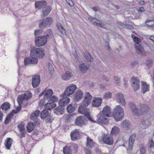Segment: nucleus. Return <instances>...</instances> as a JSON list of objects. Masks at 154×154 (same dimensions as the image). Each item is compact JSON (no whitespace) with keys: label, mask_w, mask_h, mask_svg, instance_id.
<instances>
[{"label":"nucleus","mask_w":154,"mask_h":154,"mask_svg":"<svg viewBox=\"0 0 154 154\" xmlns=\"http://www.w3.org/2000/svg\"><path fill=\"white\" fill-rule=\"evenodd\" d=\"M83 96V91L81 90H78L75 95L74 100L75 102H78L82 99Z\"/></svg>","instance_id":"nucleus-15"},{"label":"nucleus","mask_w":154,"mask_h":154,"mask_svg":"<svg viewBox=\"0 0 154 154\" xmlns=\"http://www.w3.org/2000/svg\"><path fill=\"white\" fill-rule=\"evenodd\" d=\"M124 110L120 106H116L114 109L112 116L116 121L118 122L122 120L124 116Z\"/></svg>","instance_id":"nucleus-3"},{"label":"nucleus","mask_w":154,"mask_h":154,"mask_svg":"<svg viewBox=\"0 0 154 154\" xmlns=\"http://www.w3.org/2000/svg\"><path fill=\"white\" fill-rule=\"evenodd\" d=\"M128 104L131 111L135 116H139L144 114L149 109V107L145 104L141 105L140 108L138 109L135 104L133 103L130 102Z\"/></svg>","instance_id":"nucleus-2"},{"label":"nucleus","mask_w":154,"mask_h":154,"mask_svg":"<svg viewBox=\"0 0 154 154\" xmlns=\"http://www.w3.org/2000/svg\"><path fill=\"white\" fill-rule=\"evenodd\" d=\"M40 117L42 119L44 120L46 122H51V117L47 109L43 110L41 112Z\"/></svg>","instance_id":"nucleus-8"},{"label":"nucleus","mask_w":154,"mask_h":154,"mask_svg":"<svg viewBox=\"0 0 154 154\" xmlns=\"http://www.w3.org/2000/svg\"><path fill=\"white\" fill-rule=\"evenodd\" d=\"M57 27L59 31L63 35H65L66 34V32L65 30L64 29V28L61 25H57Z\"/></svg>","instance_id":"nucleus-44"},{"label":"nucleus","mask_w":154,"mask_h":154,"mask_svg":"<svg viewBox=\"0 0 154 154\" xmlns=\"http://www.w3.org/2000/svg\"><path fill=\"white\" fill-rule=\"evenodd\" d=\"M102 140L104 143L109 145H112L114 142L113 138L106 134L104 135Z\"/></svg>","instance_id":"nucleus-12"},{"label":"nucleus","mask_w":154,"mask_h":154,"mask_svg":"<svg viewBox=\"0 0 154 154\" xmlns=\"http://www.w3.org/2000/svg\"><path fill=\"white\" fill-rule=\"evenodd\" d=\"M47 26H48L44 19L42 20L39 21L38 26L40 28H43Z\"/></svg>","instance_id":"nucleus-37"},{"label":"nucleus","mask_w":154,"mask_h":154,"mask_svg":"<svg viewBox=\"0 0 154 154\" xmlns=\"http://www.w3.org/2000/svg\"><path fill=\"white\" fill-rule=\"evenodd\" d=\"M86 119L85 116H79L77 117L75 119V124L77 125L82 127L85 125Z\"/></svg>","instance_id":"nucleus-10"},{"label":"nucleus","mask_w":154,"mask_h":154,"mask_svg":"<svg viewBox=\"0 0 154 154\" xmlns=\"http://www.w3.org/2000/svg\"><path fill=\"white\" fill-rule=\"evenodd\" d=\"M87 143L86 146L89 148H91L94 145V143L93 141V140L89 137L87 138Z\"/></svg>","instance_id":"nucleus-28"},{"label":"nucleus","mask_w":154,"mask_h":154,"mask_svg":"<svg viewBox=\"0 0 154 154\" xmlns=\"http://www.w3.org/2000/svg\"><path fill=\"white\" fill-rule=\"evenodd\" d=\"M77 88V87L75 85L72 84L66 88L64 93L62 94L60 96L62 97H69L72 95Z\"/></svg>","instance_id":"nucleus-6"},{"label":"nucleus","mask_w":154,"mask_h":154,"mask_svg":"<svg viewBox=\"0 0 154 154\" xmlns=\"http://www.w3.org/2000/svg\"><path fill=\"white\" fill-rule=\"evenodd\" d=\"M48 68L50 73L51 74H53L54 72V69L50 63H49L48 64Z\"/></svg>","instance_id":"nucleus-51"},{"label":"nucleus","mask_w":154,"mask_h":154,"mask_svg":"<svg viewBox=\"0 0 154 154\" xmlns=\"http://www.w3.org/2000/svg\"><path fill=\"white\" fill-rule=\"evenodd\" d=\"M45 100L44 99V98L42 99L40 101V104L41 105H43L45 103Z\"/></svg>","instance_id":"nucleus-63"},{"label":"nucleus","mask_w":154,"mask_h":154,"mask_svg":"<svg viewBox=\"0 0 154 154\" xmlns=\"http://www.w3.org/2000/svg\"><path fill=\"white\" fill-rule=\"evenodd\" d=\"M72 76L73 75L71 72L66 71L65 73L62 74V79L64 80L67 81L69 80Z\"/></svg>","instance_id":"nucleus-23"},{"label":"nucleus","mask_w":154,"mask_h":154,"mask_svg":"<svg viewBox=\"0 0 154 154\" xmlns=\"http://www.w3.org/2000/svg\"><path fill=\"white\" fill-rule=\"evenodd\" d=\"M136 135V134H134L130 137L129 140V147H131L132 146Z\"/></svg>","instance_id":"nucleus-31"},{"label":"nucleus","mask_w":154,"mask_h":154,"mask_svg":"<svg viewBox=\"0 0 154 154\" xmlns=\"http://www.w3.org/2000/svg\"><path fill=\"white\" fill-rule=\"evenodd\" d=\"M70 99L68 97H64L60 100L59 102V105L63 107L68 103L70 101Z\"/></svg>","instance_id":"nucleus-24"},{"label":"nucleus","mask_w":154,"mask_h":154,"mask_svg":"<svg viewBox=\"0 0 154 154\" xmlns=\"http://www.w3.org/2000/svg\"><path fill=\"white\" fill-rule=\"evenodd\" d=\"M85 151L86 154H91V150L87 148H85Z\"/></svg>","instance_id":"nucleus-62"},{"label":"nucleus","mask_w":154,"mask_h":154,"mask_svg":"<svg viewBox=\"0 0 154 154\" xmlns=\"http://www.w3.org/2000/svg\"><path fill=\"white\" fill-rule=\"evenodd\" d=\"M111 113V110L109 107L108 106H106L103 108L101 113L104 116L109 117L111 116H110Z\"/></svg>","instance_id":"nucleus-20"},{"label":"nucleus","mask_w":154,"mask_h":154,"mask_svg":"<svg viewBox=\"0 0 154 154\" xmlns=\"http://www.w3.org/2000/svg\"><path fill=\"white\" fill-rule=\"evenodd\" d=\"M87 118L91 122H92L93 123H95L96 122V121H94L92 118L91 117L90 115H89V113L88 114H87L86 115Z\"/></svg>","instance_id":"nucleus-53"},{"label":"nucleus","mask_w":154,"mask_h":154,"mask_svg":"<svg viewBox=\"0 0 154 154\" xmlns=\"http://www.w3.org/2000/svg\"><path fill=\"white\" fill-rule=\"evenodd\" d=\"M32 96V94L30 92H27L23 94L19 95L17 98V101L18 104L20 107H17V110L19 112L20 110L21 105L23 101L24 100L26 101L28 100Z\"/></svg>","instance_id":"nucleus-5"},{"label":"nucleus","mask_w":154,"mask_h":154,"mask_svg":"<svg viewBox=\"0 0 154 154\" xmlns=\"http://www.w3.org/2000/svg\"><path fill=\"white\" fill-rule=\"evenodd\" d=\"M137 10L138 12L140 13H142L143 12H144L145 11V9L143 7L139 8L138 9H137Z\"/></svg>","instance_id":"nucleus-59"},{"label":"nucleus","mask_w":154,"mask_h":154,"mask_svg":"<svg viewBox=\"0 0 154 154\" xmlns=\"http://www.w3.org/2000/svg\"><path fill=\"white\" fill-rule=\"evenodd\" d=\"M119 129L116 126H114L112 128L111 133L112 134L116 135L119 132Z\"/></svg>","instance_id":"nucleus-42"},{"label":"nucleus","mask_w":154,"mask_h":154,"mask_svg":"<svg viewBox=\"0 0 154 154\" xmlns=\"http://www.w3.org/2000/svg\"><path fill=\"white\" fill-rule=\"evenodd\" d=\"M92 98V97L89 93H86V96L85 97L83 101L82 104L85 105V106H88L90 104Z\"/></svg>","instance_id":"nucleus-14"},{"label":"nucleus","mask_w":154,"mask_h":154,"mask_svg":"<svg viewBox=\"0 0 154 154\" xmlns=\"http://www.w3.org/2000/svg\"><path fill=\"white\" fill-rule=\"evenodd\" d=\"M132 86L135 91L139 89L140 87L139 80L138 78L133 76L132 78Z\"/></svg>","instance_id":"nucleus-11"},{"label":"nucleus","mask_w":154,"mask_h":154,"mask_svg":"<svg viewBox=\"0 0 154 154\" xmlns=\"http://www.w3.org/2000/svg\"><path fill=\"white\" fill-rule=\"evenodd\" d=\"M149 147L150 148L153 147L154 146V142L152 140H151L149 141Z\"/></svg>","instance_id":"nucleus-61"},{"label":"nucleus","mask_w":154,"mask_h":154,"mask_svg":"<svg viewBox=\"0 0 154 154\" xmlns=\"http://www.w3.org/2000/svg\"><path fill=\"white\" fill-rule=\"evenodd\" d=\"M44 51L42 48L32 49L30 51L31 57H28L24 59V65H27L31 64H37L38 62L37 57L42 58L44 56Z\"/></svg>","instance_id":"nucleus-1"},{"label":"nucleus","mask_w":154,"mask_h":154,"mask_svg":"<svg viewBox=\"0 0 154 154\" xmlns=\"http://www.w3.org/2000/svg\"><path fill=\"white\" fill-rule=\"evenodd\" d=\"M106 116L100 113L97 116L96 122L98 123L103 125H106L108 123V120L107 118L106 117Z\"/></svg>","instance_id":"nucleus-9"},{"label":"nucleus","mask_w":154,"mask_h":154,"mask_svg":"<svg viewBox=\"0 0 154 154\" xmlns=\"http://www.w3.org/2000/svg\"><path fill=\"white\" fill-rule=\"evenodd\" d=\"M63 152L64 154H71V149L70 146H66L63 148Z\"/></svg>","instance_id":"nucleus-38"},{"label":"nucleus","mask_w":154,"mask_h":154,"mask_svg":"<svg viewBox=\"0 0 154 154\" xmlns=\"http://www.w3.org/2000/svg\"><path fill=\"white\" fill-rule=\"evenodd\" d=\"M80 133L77 130L75 129L72 131L70 134L71 139L75 140L79 138Z\"/></svg>","instance_id":"nucleus-21"},{"label":"nucleus","mask_w":154,"mask_h":154,"mask_svg":"<svg viewBox=\"0 0 154 154\" xmlns=\"http://www.w3.org/2000/svg\"><path fill=\"white\" fill-rule=\"evenodd\" d=\"M142 85V92L143 94L145 93L146 91H149V85L146 84V82H141Z\"/></svg>","instance_id":"nucleus-29"},{"label":"nucleus","mask_w":154,"mask_h":154,"mask_svg":"<svg viewBox=\"0 0 154 154\" xmlns=\"http://www.w3.org/2000/svg\"><path fill=\"white\" fill-rule=\"evenodd\" d=\"M32 85L33 87L36 88L39 84L40 82V77L39 75H35L32 77Z\"/></svg>","instance_id":"nucleus-13"},{"label":"nucleus","mask_w":154,"mask_h":154,"mask_svg":"<svg viewBox=\"0 0 154 154\" xmlns=\"http://www.w3.org/2000/svg\"><path fill=\"white\" fill-rule=\"evenodd\" d=\"M133 39L135 43V46L136 50L137 53L143 56H145L146 52L144 50L143 47L140 44V39L136 36L133 37Z\"/></svg>","instance_id":"nucleus-4"},{"label":"nucleus","mask_w":154,"mask_h":154,"mask_svg":"<svg viewBox=\"0 0 154 154\" xmlns=\"http://www.w3.org/2000/svg\"><path fill=\"white\" fill-rule=\"evenodd\" d=\"M122 125L123 128L126 130H128L130 128L131 126L130 122L126 120L123 122L122 123Z\"/></svg>","instance_id":"nucleus-34"},{"label":"nucleus","mask_w":154,"mask_h":154,"mask_svg":"<svg viewBox=\"0 0 154 154\" xmlns=\"http://www.w3.org/2000/svg\"><path fill=\"white\" fill-rule=\"evenodd\" d=\"M103 99L99 97H94L92 103V106L94 107H98L100 106Z\"/></svg>","instance_id":"nucleus-16"},{"label":"nucleus","mask_w":154,"mask_h":154,"mask_svg":"<svg viewBox=\"0 0 154 154\" xmlns=\"http://www.w3.org/2000/svg\"><path fill=\"white\" fill-rule=\"evenodd\" d=\"M87 106L81 104L79 107L78 112L83 114H85L86 115L88 114L89 113V109L87 108Z\"/></svg>","instance_id":"nucleus-17"},{"label":"nucleus","mask_w":154,"mask_h":154,"mask_svg":"<svg viewBox=\"0 0 154 154\" xmlns=\"http://www.w3.org/2000/svg\"><path fill=\"white\" fill-rule=\"evenodd\" d=\"M102 79H103V80H105L107 82H108L109 81V79L107 77H106L104 75H103L102 77Z\"/></svg>","instance_id":"nucleus-64"},{"label":"nucleus","mask_w":154,"mask_h":154,"mask_svg":"<svg viewBox=\"0 0 154 154\" xmlns=\"http://www.w3.org/2000/svg\"><path fill=\"white\" fill-rule=\"evenodd\" d=\"M53 94V91L51 89H49L47 91H45L44 96V99L48 100Z\"/></svg>","instance_id":"nucleus-25"},{"label":"nucleus","mask_w":154,"mask_h":154,"mask_svg":"<svg viewBox=\"0 0 154 154\" xmlns=\"http://www.w3.org/2000/svg\"><path fill=\"white\" fill-rule=\"evenodd\" d=\"M50 8L49 7L44 8L42 9L43 15H42V18L47 16L51 11Z\"/></svg>","instance_id":"nucleus-30"},{"label":"nucleus","mask_w":154,"mask_h":154,"mask_svg":"<svg viewBox=\"0 0 154 154\" xmlns=\"http://www.w3.org/2000/svg\"><path fill=\"white\" fill-rule=\"evenodd\" d=\"M13 117L12 113H10L6 117L4 122L5 125L8 124L11 120V118Z\"/></svg>","instance_id":"nucleus-45"},{"label":"nucleus","mask_w":154,"mask_h":154,"mask_svg":"<svg viewBox=\"0 0 154 154\" xmlns=\"http://www.w3.org/2000/svg\"><path fill=\"white\" fill-rule=\"evenodd\" d=\"M42 32V30L38 29L37 30H35L34 32V34L35 36L37 35H39L41 34Z\"/></svg>","instance_id":"nucleus-56"},{"label":"nucleus","mask_w":154,"mask_h":154,"mask_svg":"<svg viewBox=\"0 0 154 154\" xmlns=\"http://www.w3.org/2000/svg\"><path fill=\"white\" fill-rule=\"evenodd\" d=\"M146 23L147 26L152 27L153 26L154 21L153 20H147Z\"/></svg>","instance_id":"nucleus-49"},{"label":"nucleus","mask_w":154,"mask_h":154,"mask_svg":"<svg viewBox=\"0 0 154 154\" xmlns=\"http://www.w3.org/2000/svg\"><path fill=\"white\" fill-rule=\"evenodd\" d=\"M40 114V111L39 110H36L31 114L30 117V119L32 120H34L35 118H36Z\"/></svg>","instance_id":"nucleus-33"},{"label":"nucleus","mask_w":154,"mask_h":154,"mask_svg":"<svg viewBox=\"0 0 154 154\" xmlns=\"http://www.w3.org/2000/svg\"><path fill=\"white\" fill-rule=\"evenodd\" d=\"M147 121H146L144 120H143L141 121V124L143 125V128H146L147 126V125H146V122H147Z\"/></svg>","instance_id":"nucleus-58"},{"label":"nucleus","mask_w":154,"mask_h":154,"mask_svg":"<svg viewBox=\"0 0 154 154\" xmlns=\"http://www.w3.org/2000/svg\"><path fill=\"white\" fill-rule=\"evenodd\" d=\"M56 106V104L54 103L49 102L47 103L45 105V107L48 110H50L53 108H54Z\"/></svg>","instance_id":"nucleus-32"},{"label":"nucleus","mask_w":154,"mask_h":154,"mask_svg":"<svg viewBox=\"0 0 154 154\" xmlns=\"http://www.w3.org/2000/svg\"><path fill=\"white\" fill-rule=\"evenodd\" d=\"M76 106V103L73 105L71 104H69L67 107L66 109L67 112L69 113L73 112L75 110Z\"/></svg>","instance_id":"nucleus-27"},{"label":"nucleus","mask_w":154,"mask_h":154,"mask_svg":"<svg viewBox=\"0 0 154 154\" xmlns=\"http://www.w3.org/2000/svg\"><path fill=\"white\" fill-rule=\"evenodd\" d=\"M64 119L65 120V122H68L69 121L70 118V116L68 115H64Z\"/></svg>","instance_id":"nucleus-60"},{"label":"nucleus","mask_w":154,"mask_h":154,"mask_svg":"<svg viewBox=\"0 0 154 154\" xmlns=\"http://www.w3.org/2000/svg\"><path fill=\"white\" fill-rule=\"evenodd\" d=\"M54 112L57 115H63L64 114V108L59 106L54 109Z\"/></svg>","instance_id":"nucleus-22"},{"label":"nucleus","mask_w":154,"mask_h":154,"mask_svg":"<svg viewBox=\"0 0 154 154\" xmlns=\"http://www.w3.org/2000/svg\"><path fill=\"white\" fill-rule=\"evenodd\" d=\"M152 61L151 59H147L146 60V68L148 69H150L152 67Z\"/></svg>","instance_id":"nucleus-35"},{"label":"nucleus","mask_w":154,"mask_h":154,"mask_svg":"<svg viewBox=\"0 0 154 154\" xmlns=\"http://www.w3.org/2000/svg\"><path fill=\"white\" fill-rule=\"evenodd\" d=\"M13 142V140L11 138H8L5 140V144L6 148L7 149H10Z\"/></svg>","instance_id":"nucleus-26"},{"label":"nucleus","mask_w":154,"mask_h":154,"mask_svg":"<svg viewBox=\"0 0 154 154\" xmlns=\"http://www.w3.org/2000/svg\"><path fill=\"white\" fill-rule=\"evenodd\" d=\"M67 4L70 7H73L74 6V4L71 0H66Z\"/></svg>","instance_id":"nucleus-55"},{"label":"nucleus","mask_w":154,"mask_h":154,"mask_svg":"<svg viewBox=\"0 0 154 154\" xmlns=\"http://www.w3.org/2000/svg\"><path fill=\"white\" fill-rule=\"evenodd\" d=\"M27 131L29 132H31L34 129L33 124L32 123H29L26 126Z\"/></svg>","instance_id":"nucleus-39"},{"label":"nucleus","mask_w":154,"mask_h":154,"mask_svg":"<svg viewBox=\"0 0 154 154\" xmlns=\"http://www.w3.org/2000/svg\"><path fill=\"white\" fill-rule=\"evenodd\" d=\"M45 33L46 35L45 36L48 37H52L53 36V32L52 29H47L45 31Z\"/></svg>","instance_id":"nucleus-41"},{"label":"nucleus","mask_w":154,"mask_h":154,"mask_svg":"<svg viewBox=\"0 0 154 154\" xmlns=\"http://www.w3.org/2000/svg\"><path fill=\"white\" fill-rule=\"evenodd\" d=\"M17 127L20 131H25L24 125L23 123H21L20 124L18 125Z\"/></svg>","instance_id":"nucleus-48"},{"label":"nucleus","mask_w":154,"mask_h":154,"mask_svg":"<svg viewBox=\"0 0 154 154\" xmlns=\"http://www.w3.org/2000/svg\"><path fill=\"white\" fill-rule=\"evenodd\" d=\"M47 5V2L45 1H39L35 2V7L36 8L41 9L43 7Z\"/></svg>","instance_id":"nucleus-19"},{"label":"nucleus","mask_w":154,"mask_h":154,"mask_svg":"<svg viewBox=\"0 0 154 154\" xmlns=\"http://www.w3.org/2000/svg\"><path fill=\"white\" fill-rule=\"evenodd\" d=\"M58 99L56 96H52L48 100V102H51L54 103L57 101L58 100Z\"/></svg>","instance_id":"nucleus-50"},{"label":"nucleus","mask_w":154,"mask_h":154,"mask_svg":"<svg viewBox=\"0 0 154 154\" xmlns=\"http://www.w3.org/2000/svg\"><path fill=\"white\" fill-rule=\"evenodd\" d=\"M117 101L120 103L121 104L124 106L126 104L125 100L124 98L123 94L120 93L117 94Z\"/></svg>","instance_id":"nucleus-18"},{"label":"nucleus","mask_w":154,"mask_h":154,"mask_svg":"<svg viewBox=\"0 0 154 154\" xmlns=\"http://www.w3.org/2000/svg\"><path fill=\"white\" fill-rule=\"evenodd\" d=\"M114 79L116 83L118 84L120 83V78L119 77L115 76H114Z\"/></svg>","instance_id":"nucleus-54"},{"label":"nucleus","mask_w":154,"mask_h":154,"mask_svg":"<svg viewBox=\"0 0 154 154\" xmlns=\"http://www.w3.org/2000/svg\"><path fill=\"white\" fill-rule=\"evenodd\" d=\"M21 132L20 135V137L21 138H22L25 137V134L26 133V131H20Z\"/></svg>","instance_id":"nucleus-57"},{"label":"nucleus","mask_w":154,"mask_h":154,"mask_svg":"<svg viewBox=\"0 0 154 154\" xmlns=\"http://www.w3.org/2000/svg\"><path fill=\"white\" fill-rule=\"evenodd\" d=\"M140 151L141 154H146V147L144 144H142L140 147Z\"/></svg>","instance_id":"nucleus-47"},{"label":"nucleus","mask_w":154,"mask_h":154,"mask_svg":"<svg viewBox=\"0 0 154 154\" xmlns=\"http://www.w3.org/2000/svg\"><path fill=\"white\" fill-rule=\"evenodd\" d=\"M10 108V104L8 102H5L1 106V108L3 110H7Z\"/></svg>","instance_id":"nucleus-36"},{"label":"nucleus","mask_w":154,"mask_h":154,"mask_svg":"<svg viewBox=\"0 0 154 154\" xmlns=\"http://www.w3.org/2000/svg\"><path fill=\"white\" fill-rule=\"evenodd\" d=\"M80 70L83 73L85 72L88 70V68L84 63H83L79 66Z\"/></svg>","instance_id":"nucleus-40"},{"label":"nucleus","mask_w":154,"mask_h":154,"mask_svg":"<svg viewBox=\"0 0 154 154\" xmlns=\"http://www.w3.org/2000/svg\"><path fill=\"white\" fill-rule=\"evenodd\" d=\"M84 57L85 59L88 61L91 62L93 60V58L91 55L90 54H84Z\"/></svg>","instance_id":"nucleus-46"},{"label":"nucleus","mask_w":154,"mask_h":154,"mask_svg":"<svg viewBox=\"0 0 154 154\" xmlns=\"http://www.w3.org/2000/svg\"><path fill=\"white\" fill-rule=\"evenodd\" d=\"M47 38L45 35H41L35 37V45L38 47H40L45 45L47 43Z\"/></svg>","instance_id":"nucleus-7"},{"label":"nucleus","mask_w":154,"mask_h":154,"mask_svg":"<svg viewBox=\"0 0 154 154\" xmlns=\"http://www.w3.org/2000/svg\"><path fill=\"white\" fill-rule=\"evenodd\" d=\"M112 93L109 92H106L103 97V98L105 99H107L110 98L111 97Z\"/></svg>","instance_id":"nucleus-52"},{"label":"nucleus","mask_w":154,"mask_h":154,"mask_svg":"<svg viewBox=\"0 0 154 154\" xmlns=\"http://www.w3.org/2000/svg\"><path fill=\"white\" fill-rule=\"evenodd\" d=\"M48 26H50L53 23V19L51 17H46L44 19Z\"/></svg>","instance_id":"nucleus-43"}]
</instances>
